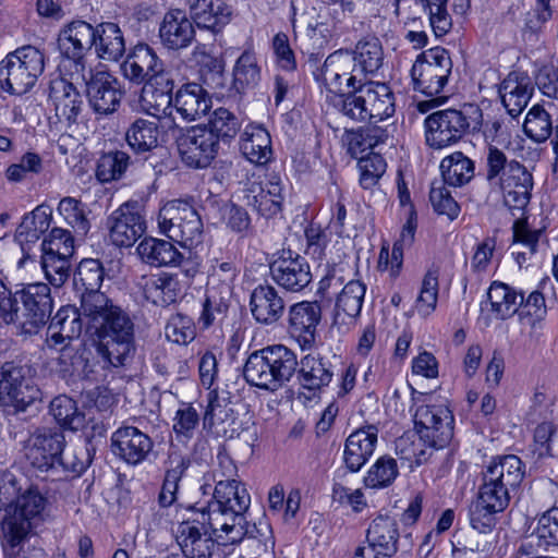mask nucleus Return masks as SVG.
Instances as JSON below:
<instances>
[{
	"label": "nucleus",
	"instance_id": "1",
	"mask_svg": "<svg viewBox=\"0 0 558 558\" xmlns=\"http://www.w3.org/2000/svg\"><path fill=\"white\" fill-rule=\"evenodd\" d=\"M298 366V356L293 350L283 344H274L248 355L243 376L251 386L275 392L292 379Z\"/></svg>",
	"mask_w": 558,
	"mask_h": 558
},
{
	"label": "nucleus",
	"instance_id": "2",
	"mask_svg": "<svg viewBox=\"0 0 558 558\" xmlns=\"http://www.w3.org/2000/svg\"><path fill=\"white\" fill-rule=\"evenodd\" d=\"M486 179L490 185L499 186L504 203L510 209H524L530 203L533 178L527 169L495 146H489L486 156Z\"/></svg>",
	"mask_w": 558,
	"mask_h": 558
},
{
	"label": "nucleus",
	"instance_id": "3",
	"mask_svg": "<svg viewBox=\"0 0 558 558\" xmlns=\"http://www.w3.org/2000/svg\"><path fill=\"white\" fill-rule=\"evenodd\" d=\"M482 126L483 112L475 104H464L460 109L438 110L425 119L426 143L432 148L441 149L468 133L478 132Z\"/></svg>",
	"mask_w": 558,
	"mask_h": 558
},
{
	"label": "nucleus",
	"instance_id": "4",
	"mask_svg": "<svg viewBox=\"0 0 558 558\" xmlns=\"http://www.w3.org/2000/svg\"><path fill=\"white\" fill-rule=\"evenodd\" d=\"M45 70V56L34 46H23L0 62V88L10 95L27 94Z\"/></svg>",
	"mask_w": 558,
	"mask_h": 558
},
{
	"label": "nucleus",
	"instance_id": "5",
	"mask_svg": "<svg viewBox=\"0 0 558 558\" xmlns=\"http://www.w3.org/2000/svg\"><path fill=\"white\" fill-rule=\"evenodd\" d=\"M229 533L232 525L228 521L218 522V514L206 513L204 508L193 511L191 518L181 522L177 541L185 558H210L215 548L214 534L217 531Z\"/></svg>",
	"mask_w": 558,
	"mask_h": 558
},
{
	"label": "nucleus",
	"instance_id": "6",
	"mask_svg": "<svg viewBox=\"0 0 558 558\" xmlns=\"http://www.w3.org/2000/svg\"><path fill=\"white\" fill-rule=\"evenodd\" d=\"M96 335L101 339L98 347L101 356L114 367L125 365L135 350L134 323L130 315L118 306Z\"/></svg>",
	"mask_w": 558,
	"mask_h": 558
},
{
	"label": "nucleus",
	"instance_id": "7",
	"mask_svg": "<svg viewBox=\"0 0 558 558\" xmlns=\"http://www.w3.org/2000/svg\"><path fill=\"white\" fill-rule=\"evenodd\" d=\"M158 226L161 233L183 246H194L202 242V219L186 202L174 199L163 205L158 214Z\"/></svg>",
	"mask_w": 558,
	"mask_h": 558
},
{
	"label": "nucleus",
	"instance_id": "8",
	"mask_svg": "<svg viewBox=\"0 0 558 558\" xmlns=\"http://www.w3.org/2000/svg\"><path fill=\"white\" fill-rule=\"evenodd\" d=\"M524 477L525 464L518 456H499L483 469L478 489L509 505Z\"/></svg>",
	"mask_w": 558,
	"mask_h": 558
},
{
	"label": "nucleus",
	"instance_id": "9",
	"mask_svg": "<svg viewBox=\"0 0 558 558\" xmlns=\"http://www.w3.org/2000/svg\"><path fill=\"white\" fill-rule=\"evenodd\" d=\"M220 466L226 471L222 472L227 480H219L214 490V501L209 504L206 513L218 514V522L225 517L232 527L235 520L240 518L250 507L251 497L244 485H241L235 480L231 478L235 472L236 466L229 458L220 459Z\"/></svg>",
	"mask_w": 558,
	"mask_h": 558
},
{
	"label": "nucleus",
	"instance_id": "10",
	"mask_svg": "<svg viewBox=\"0 0 558 558\" xmlns=\"http://www.w3.org/2000/svg\"><path fill=\"white\" fill-rule=\"evenodd\" d=\"M451 72L452 61L446 49L435 47L425 50L416 57L411 69L414 89L426 96H436L444 90Z\"/></svg>",
	"mask_w": 558,
	"mask_h": 558
},
{
	"label": "nucleus",
	"instance_id": "11",
	"mask_svg": "<svg viewBox=\"0 0 558 558\" xmlns=\"http://www.w3.org/2000/svg\"><path fill=\"white\" fill-rule=\"evenodd\" d=\"M15 295L23 305L16 335L24 338L37 335L52 312L49 286L43 282L23 283L21 289L15 290Z\"/></svg>",
	"mask_w": 558,
	"mask_h": 558
},
{
	"label": "nucleus",
	"instance_id": "12",
	"mask_svg": "<svg viewBox=\"0 0 558 558\" xmlns=\"http://www.w3.org/2000/svg\"><path fill=\"white\" fill-rule=\"evenodd\" d=\"M76 78L85 82V92L90 108L100 116H108L118 110L123 97L120 81L105 69H86L76 73Z\"/></svg>",
	"mask_w": 558,
	"mask_h": 558
},
{
	"label": "nucleus",
	"instance_id": "13",
	"mask_svg": "<svg viewBox=\"0 0 558 558\" xmlns=\"http://www.w3.org/2000/svg\"><path fill=\"white\" fill-rule=\"evenodd\" d=\"M453 416L444 404L424 403L414 412V425L420 438L429 447L440 449L453 436Z\"/></svg>",
	"mask_w": 558,
	"mask_h": 558
},
{
	"label": "nucleus",
	"instance_id": "14",
	"mask_svg": "<svg viewBox=\"0 0 558 558\" xmlns=\"http://www.w3.org/2000/svg\"><path fill=\"white\" fill-rule=\"evenodd\" d=\"M66 446L65 436L60 427L39 426L28 438L27 459L40 472L57 469L60 456Z\"/></svg>",
	"mask_w": 558,
	"mask_h": 558
},
{
	"label": "nucleus",
	"instance_id": "15",
	"mask_svg": "<svg viewBox=\"0 0 558 558\" xmlns=\"http://www.w3.org/2000/svg\"><path fill=\"white\" fill-rule=\"evenodd\" d=\"M182 162L192 169H205L217 157L220 145L207 131L206 125H196L183 133L177 141Z\"/></svg>",
	"mask_w": 558,
	"mask_h": 558
},
{
	"label": "nucleus",
	"instance_id": "16",
	"mask_svg": "<svg viewBox=\"0 0 558 558\" xmlns=\"http://www.w3.org/2000/svg\"><path fill=\"white\" fill-rule=\"evenodd\" d=\"M94 35V27L81 20L69 23L60 31L58 47L61 54L73 62L72 75L88 69L86 54L95 44Z\"/></svg>",
	"mask_w": 558,
	"mask_h": 558
},
{
	"label": "nucleus",
	"instance_id": "17",
	"mask_svg": "<svg viewBox=\"0 0 558 558\" xmlns=\"http://www.w3.org/2000/svg\"><path fill=\"white\" fill-rule=\"evenodd\" d=\"M39 399V389L23 375L21 367H3L0 377V400L14 413L24 412Z\"/></svg>",
	"mask_w": 558,
	"mask_h": 558
},
{
	"label": "nucleus",
	"instance_id": "18",
	"mask_svg": "<svg viewBox=\"0 0 558 558\" xmlns=\"http://www.w3.org/2000/svg\"><path fill=\"white\" fill-rule=\"evenodd\" d=\"M269 269L272 280L279 287L290 292L304 290L313 279L306 258L290 250L282 251L270 263Z\"/></svg>",
	"mask_w": 558,
	"mask_h": 558
},
{
	"label": "nucleus",
	"instance_id": "19",
	"mask_svg": "<svg viewBox=\"0 0 558 558\" xmlns=\"http://www.w3.org/2000/svg\"><path fill=\"white\" fill-rule=\"evenodd\" d=\"M112 453L130 465L145 461L154 448L153 439L135 426L124 425L110 438Z\"/></svg>",
	"mask_w": 558,
	"mask_h": 558
},
{
	"label": "nucleus",
	"instance_id": "20",
	"mask_svg": "<svg viewBox=\"0 0 558 558\" xmlns=\"http://www.w3.org/2000/svg\"><path fill=\"white\" fill-rule=\"evenodd\" d=\"M354 58L349 50H337L330 53L322 68L323 83L326 94L342 92L345 84L348 88L355 86L364 81L356 71Z\"/></svg>",
	"mask_w": 558,
	"mask_h": 558
},
{
	"label": "nucleus",
	"instance_id": "21",
	"mask_svg": "<svg viewBox=\"0 0 558 558\" xmlns=\"http://www.w3.org/2000/svg\"><path fill=\"white\" fill-rule=\"evenodd\" d=\"M109 236L119 247L132 246L146 230V222L134 204L125 203L108 218Z\"/></svg>",
	"mask_w": 558,
	"mask_h": 558
},
{
	"label": "nucleus",
	"instance_id": "22",
	"mask_svg": "<svg viewBox=\"0 0 558 558\" xmlns=\"http://www.w3.org/2000/svg\"><path fill=\"white\" fill-rule=\"evenodd\" d=\"M125 78L142 84L169 73L163 61L147 44H137L121 64Z\"/></svg>",
	"mask_w": 558,
	"mask_h": 558
},
{
	"label": "nucleus",
	"instance_id": "23",
	"mask_svg": "<svg viewBox=\"0 0 558 558\" xmlns=\"http://www.w3.org/2000/svg\"><path fill=\"white\" fill-rule=\"evenodd\" d=\"M173 88L174 82L170 73L145 82L140 97L143 111L159 120L171 118L174 102Z\"/></svg>",
	"mask_w": 558,
	"mask_h": 558
},
{
	"label": "nucleus",
	"instance_id": "24",
	"mask_svg": "<svg viewBox=\"0 0 558 558\" xmlns=\"http://www.w3.org/2000/svg\"><path fill=\"white\" fill-rule=\"evenodd\" d=\"M320 319L322 307L317 302L303 301L289 308V331L302 350L315 344Z\"/></svg>",
	"mask_w": 558,
	"mask_h": 558
},
{
	"label": "nucleus",
	"instance_id": "25",
	"mask_svg": "<svg viewBox=\"0 0 558 558\" xmlns=\"http://www.w3.org/2000/svg\"><path fill=\"white\" fill-rule=\"evenodd\" d=\"M282 181L278 175L271 174L264 183H253L244 196L245 204L252 207L259 216L270 219L280 214L283 194Z\"/></svg>",
	"mask_w": 558,
	"mask_h": 558
},
{
	"label": "nucleus",
	"instance_id": "26",
	"mask_svg": "<svg viewBox=\"0 0 558 558\" xmlns=\"http://www.w3.org/2000/svg\"><path fill=\"white\" fill-rule=\"evenodd\" d=\"M378 440L376 425H365L349 435L344 444L343 461L351 472H357L375 451Z\"/></svg>",
	"mask_w": 558,
	"mask_h": 558
},
{
	"label": "nucleus",
	"instance_id": "27",
	"mask_svg": "<svg viewBox=\"0 0 558 558\" xmlns=\"http://www.w3.org/2000/svg\"><path fill=\"white\" fill-rule=\"evenodd\" d=\"M284 301L277 289L270 284H258L250 296V310L253 318L262 325L277 323L284 313Z\"/></svg>",
	"mask_w": 558,
	"mask_h": 558
},
{
	"label": "nucleus",
	"instance_id": "28",
	"mask_svg": "<svg viewBox=\"0 0 558 558\" xmlns=\"http://www.w3.org/2000/svg\"><path fill=\"white\" fill-rule=\"evenodd\" d=\"M85 328V323L73 305L62 306L51 318L46 331L45 347L73 342Z\"/></svg>",
	"mask_w": 558,
	"mask_h": 558
},
{
	"label": "nucleus",
	"instance_id": "29",
	"mask_svg": "<svg viewBox=\"0 0 558 558\" xmlns=\"http://www.w3.org/2000/svg\"><path fill=\"white\" fill-rule=\"evenodd\" d=\"M296 372L300 386L316 391L331 383L335 367L327 356L319 353H308L299 362Z\"/></svg>",
	"mask_w": 558,
	"mask_h": 558
},
{
	"label": "nucleus",
	"instance_id": "30",
	"mask_svg": "<svg viewBox=\"0 0 558 558\" xmlns=\"http://www.w3.org/2000/svg\"><path fill=\"white\" fill-rule=\"evenodd\" d=\"M190 13L199 28L220 32L232 16V8L225 0H189Z\"/></svg>",
	"mask_w": 558,
	"mask_h": 558
},
{
	"label": "nucleus",
	"instance_id": "31",
	"mask_svg": "<svg viewBox=\"0 0 558 558\" xmlns=\"http://www.w3.org/2000/svg\"><path fill=\"white\" fill-rule=\"evenodd\" d=\"M211 107L208 92L199 84L187 83L175 93L173 111L187 122L204 117Z\"/></svg>",
	"mask_w": 558,
	"mask_h": 558
},
{
	"label": "nucleus",
	"instance_id": "32",
	"mask_svg": "<svg viewBox=\"0 0 558 558\" xmlns=\"http://www.w3.org/2000/svg\"><path fill=\"white\" fill-rule=\"evenodd\" d=\"M159 37L165 47L179 50L191 45L195 37V31L184 11L171 10L163 16Z\"/></svg>",
	"mask_w": 558,
	"mask_h": 558
},
{
	"label": "nucleus",
	"instance_id": "33",
	"mask_svg": "<svg viewBox=\"0 0 558 558\" xmlns=\"http://www.w3.org/2000/svg\"><path fill=\"white\" fill-rule=\"evenodd\" d=\"M49 100L60 122L75 123L82 111L83 100L72 83L57 78L50 83Z\"/></svg>",
	"mask_w": 558,
	"mask_h": 558
},
{
	"label": "nucleus",
	"instance_id": "34",
	"mask_svg": "<svg viewBox=\"0 0 558 558\" xmlns=\"http://www.w3.org/2000/svg\"><path fill=\"white\" fill-rule=\"evenodd\" d=\"M366 539L377 558H391L398 550L397 521L388 515L376 517L367 529Z\"/></svg>",
	"mask_w": 558,
	"mask_h": 558
},
{
	"label": "nucleus",
	"instance_id": "35",
	"mask_svg": "<svg viewBox=\"0 0 558 558\" xmlns=\"http://www.w3.org/2000/svg\"><path fill=\"white\" fill-rule=\"evenodd\" d=\"M533 90V84L526 74L509 73L499 87L501 101L507 112L513 118L519 116L527 106Z\"/></svg>",
	"mask_w": 558,
	"mask_h": 558
},
{
	"label": "nucleus",
	"instance_id": "36",
	"mask_svg": "<svg viewBox=\"0 0 558 558\" xmlns=\"http://www.w3.org/2000/svg\"><path fill=\"white\" fill-rule=\"evenodd\" d=\"M558 545V507L545 511L537 520L532 534L520 545L521 555L546 551L550 546Z\"/></svg>",
	"mask_w": 558,
	"mask_h": 558
},
{
	"label": "nucleus",
	"instance_id": "37",
	"mask_svg": "<svg viewBox=\"0 0 558 558\" xmlns=\"http://www.w3.org/2000/svg\"><path fill=\"white\" fill-rule=\"evenodd\" d=\"M235 415L225 399H219L215 391L208 393V404L203 417V428L215 437H226L234 432Z\"/></svg>",
	"mask_w": 558,
	"mask_h": 558
},
{
	"label": "nucleus",
	"instance_id": "38",
	"mask_svg": "<svg viewBox=\"0 0 558 558\" xmlns=\"http://www.w3.org/2000/svg\"><path fill=\"white\" fill-rule=\"evenodd\" d=\"M117 308L118 306L105 293L97 292L82 293L81 306L77 310L85 323L86 332L96 335L101 330L111 312Z\"/></svg>",
	"mask_w": 558,
	"mask_h": 558
},
{
	"label": "nucleus",
	"instance_id": "39",
	"mask_svg": "<svg viewBox=\"0 0 558 558\" xmlns=\"http://www.w3.org/2000/svg\"><path fill=\"white\" fill-rule=\"evenodd\" d=\"M509 505L478 489L477 498L470 505L469 517L473 530L480 534L490 532L497 523V514Z\"/></svg>",
	"mask_w": 558,
	"mask_h": 558
},
{
	"label": "nucleus",
	"instance_id": "40",
	"mask_svg": "<svg viewBox=\"0 0 558 558\" xmlns=\"http://www.w3.org/2000/svg\"><path fill=\"white\" fill-rule=\"evenodd\" d=\"M362 94L369 113V122L383 121L395 113V96L386 83L364 80Z\"/></svg>",
	"mask_w": 558,
	"mask_h": 558
},
{
	"label": "nucleus",
	"instance_id": "41",
	"mask_svg": "<svg viewBox=\"0 0 558 558\" xmlns=\"http://www.w3.org/2000/svg\"><path fill=\"white\" fill-rule=\"evenodd\" d=\"M240 149L250 162L264 166L272 158L270 134L260 125L250 124L241 135Z\"/></svg>",
	"mask_w": 558,
	"mask_h": 558
},
{
	"label": "nucleus",
	"instance_id": "42",
	"mask_svg": "<svg viewBox=\"0 0 558 558\" xmlns=\"http://www.w3.org/2000/svg\"><path fill=\"white\" fill-rule=\"evenodd\" d=\"M95 52L105 61H118L125 52L123 32L113 22H102L94 27Z\"/></svg>",
	"mask_w": 558,
	"mask_h": 558
},
{
	"label": "nucleus",
	"instance_id": "43",
	"mask_svg": "<svg viewBox=\"0 0 558 558\" xmlns=\"http://www.w3.org/2000/svg\"><path fill=\"white\" fill-rule=\"evenodd\" d=\"M350 52L354 58L359 75H362L364 80H367L368 75L376 74L384 65L383 45L375 36L363 37Z\"/></svg>",
	"mask_w": 558,
	"mask_h": 558
},
{
	"label": "nucleus",
	"instance_id": "44",
	"mask_svg": "<svg viewBox=\"0 0 558 558\" xmlns=\"http://www.w3.org/2000/svg\"><path fill=\"white\" fill-rule=\"evenodd\" d=\"M326 100L340 113L352 121H369L367 106H365L362 83L349 88L348 93L337 92L326 94Z\"/></svg>",
	"mask_w": 558,
	"mask_h": 558
},
{
	"label": "nucleus",
	"instance_id": "45",
	"mask_svg": "<svg viewBox=\"0 0 558 558\" xmlns=\"http://www.w3.org/2000/svg\"><path fill=\"white\" fill-rule=\"evenodd\" d=\"M490 310L497 319H507L513 316L523 304V294L512 287L494 281L488 289Z\"/></svg>",
	"mask_w": 558,
	"mask_h": 558
},
{
	"label": "nucleus",
	"instance_id": "46",
	"mask_svg": "<svg viewBox=\"0 0 558 558\" xmlns=\"http://www.w3.org/2000/svg\"><path fill=\"white\" fill-rule=\"evenodd\" d=\"M141 258L155 267L179 266L183 255L177 247L165 240L154 238L144 239L137 246Z\"/></svg>",
	"mask_w": 558,
	"mask_h": 558
},
{
	"label": "nucleus",
	"instance_id": "47",
	"mask_svg": "<svg viewBox=\"0 0 558 558\" xmlns=\"http://www.w3.org/2000/svg\"><path fill=\"white\" fill-rule=\"evenodd\" d=\"M49 412L61 429L77 432L86 426L85 413L78 408L74 399L65 395L52 399Z\"/></svg>",
	"mask_w": 558,
	"mask_h": 558
},
{
	"label": "nucleus",
	"instance_id": "48",
	"mask_svg": "<svg viewBox=\"0 0 558 558\" xmlns=\"http://www.w3.org/2000/svg\"><path fill=\"white\" fill-rule=\"evenodd\" d=\"M524 132L535 142H544L551 136L550 144L558 156V124L553 128L549 114L541 106H533L525 117Z\"/></svg>",
	"mask_w": 558,
	"mask_h": 558
},
{
	"label": "nucleus",
	"instance_id": "49",
	"mask_svg": "<svg viewBox=\"0 0 558 558\" xmlns=\"http://www.w3.org/2000/svg\"><path fill=\"white\" fill-rule=\"evenodd\" d=\"M180 292L181 288L178 279L167 272L150 277L144 288L146 299L158 306L174 303Z\"/></svg>",
	"mask_w": 558,
	"mask_h": 558
},
{
	"label": "nucleus",
	"instance_id": "50",
	"mask_svg": "<svg viewBox=\"0 0 558 558\" xmlns=\"http://www.w3.org/2000/svg\"><path fill=\"white\" fill-rule=\"evenodd\" d=\"M51 210L47 206H37L23 217L16 229L15 239L21 246L35 243L50 227ZM24 250V247H22Z\"/></svg>",
	"mask_w": 558,
	"mask_h": 558
},
{
	"label": "nucleus",
	"instance_id": "51",
	"mask_svg": "<svg viewBox=\"0 0 558 558\" xmlns=\"http://www.w3.org/2000/svg\"><path fill=\"white\" fill-rule=\"evenodd\" d=\"M442 182L450 186H462L474 177V162L463 153L456 151L440 162Z\"/></svg>",
	"mask_w": 558,
	"mask_h": 558
},
{
	"label": "nucleus",
	"instance_id": "52",
	"mask_svg": "<svg viewBox=\"0 0 558 558\" xmlns=\"http://www.w3.org/2000/svg\"><path fill=\"white\" fill-rule=\"evenodd\" d=\"M158 126L155 122L138 118L128 128L125 141L136 154H145L158 145Z\"/></svg>",
	"mask_w": 558,
	"mask_h": 558
},
{
	"label": "nucleus",
	"instance_id": "53",
	"mask_svg": "<svg viewBox=\"0 0 558 558\" xmlns=\"http://www.w3.org/2000/svg\"><path fill=\"white\" fill-rule=\"evenodd\" d=\"M131 165V157L122 150L102 154L96 163V178L101 183H110L122 179Z\"/></svg>",
	"mask_w": 558,
	"mask_h": 558
},
{
	"label": "nucleus",
	"instance_id": "54",
	"mask_svg": "<svg viewBox=\"0 0 558 558\" xmlns=\"http://www.w3.org/2000/svg\"><path fill=\"white\" fill-rule=\"evenodd\" d=\"M206 126L220 145V142L230 143L236 136L241 129V122L233 112L220 107L213 112Z\"/></svg>",
	"mask_w": 558,
	"mask_h": 558
},
{
	"label": "nucleus",
	"instance_id": "55",
	"mask_svg": "<svg viewBox=\"0 0 558 558\" xmlns=\"http://www.w3.org/2000/svg\"><path fill=\"white\" fill-rule=\"evenodd\" d=\"M105 276L104 267L98 259H83L74 274V286L82 293H97Z\"/></svg>",
	"mask_w": 558,
	"mask_h": 558
},
{
	"label": "nucleus",
	"instance_id": "56",
	"mask_svg": "<svg viewBox=\"0 0 558 558\" xmlns=\"http://www.w3.org/2000/svg\"><path fill=\"white\" fill-rule=\"evenodd\" d=\"M365 292L366 287L362 281L350 280L337 298V314L340 315L342 313L351 318L359 316L362 310Z\"/></svg>",
	"mask_w": 558,
	"mask_h": 558
},
{
	"label": "nucleus",
	"instance_id": "57",
	"mask_svg": "<svg viewBox=\"0 0 558 558\" xmlns=\"http://www.w3.org/2000/svg\"><path fill=\"white\" fill-rule=\"evenodd\" d=\"M398 474L397 461L389 456H383L369 468L364 483L371 488H385L393 483Z\"/></svg>",
	"mask_w": 558,
	"mask_h": 558
},
{
	"label": "nucleus",
	"instance_id": "58",
	"mask_svg": "<svg viewBox=\"0 0 558 558\" xmlns=\"http://www.w3.org/2000/svg\"><path fill=\"white\" fill-rule=\"evenodd\" d=\"M47 500L37 489H28L16 500L13 519L20 522L41 520Z\"/></svg>",
	"mask_w": 558,
	"mask_h": 558
},
{
	"label": "nucleus",
	"instance_id": "59",
	"mask_svg": "<svg viewBox=\"0 0 558 558\" xmlns=\"http://www.w3.org/2000/svg\"><path fill=\"white\" fill-rule=\"evenodd\" d=\"M238 274L239 269L233 260L216 259L210 267L208 288H217L219 294L231 296Z\"/></svg>",
	"mask_w": 558,
	"mask_h": 558
},
{
	"label": "nucleus",
	"instance_id": "60",
	"mask_svg": "<svg viewBox=\"0 0 558 558\" xmlns=\"http://www.w3.org/2000/svg\"><path fill=\"white\" fill-rule=\"evenodd\" d=\"M201 416L192 403L182 402L172 418V430L178 440H190L198 428Z\"/></svg>",
	"mask_w": 558,
	"mask_h": 558
},
{
	"label": "nucleus",
	"instance_id": "61",
	"mask_svg": "<svg viewBox=\"0 0 558 558\" xmlns=\"http://www.w3.org/2000/svg\"><path fill=\"white\" fill-rule=\"evenodd\" d=\"M438 275V269L430 268L422 280L421 290L415 301V308L424 317L429 316L436 310L439 287Z\"/></svg>",
	"mask_w": 558,
	"mask_h": 558
},
{
	"label": "nucleus",
	"instance_id": "62",
	"mask_svg": "<svg viewBox=\"0 0 558 558\" xmlns=\"http://www.w3.org/2000/svg\"><path fill=\"white\" fill-rule=\"evenodd\" d=\"M234 84L238 89L254 87L260 80V69L254 53L244 51L233 69Z\"/></svg>",
	"mask_w": 558,
	"mask_h": 558
},
{
	"label": "nucleus",
	"instance_id": "63",
	"mask_svg": "<svg viewBox=\"0 0 558 558\" xmlns=\"http://www.w3.org/2000/svg\"><path fill=\"white\" fill-rule=\"evenodd\" d=\"M230 299L231 296L219 294L217 288H208L198 318L199 324L208 328L215 322L221 320L229 308Z\"/></svg>",
	"mask_w": 558,
	"mask_h": 558
},
{
	"label": "nucleus",
	"instance_id": "64",
	"mask_svg": "<svg viewBox=\"0 0 558 558\" xmlns=\"http://www.w3.org/2000/svg\"><path fill=\"white\" fill-rule=\"evenodd\" d=\"M427 13L436 37L445 36L452 27V19L447 9L448 0H416Z\"/></svg>",
	"mask_w": 558,
	"mask_h": 558
}]
</instances>
